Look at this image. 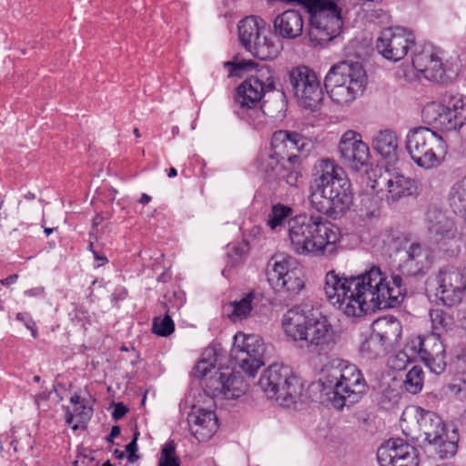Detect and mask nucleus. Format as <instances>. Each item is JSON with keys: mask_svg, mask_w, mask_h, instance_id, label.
<instances>
[{"mask_svg": "<svg viewBox=\"0 0 466 466\" xmlns=\"http://www.w3.org/2000/svg\"><path fill=\"white\" fill-rule=\"evenodd\" d=\"M189 430L199 441H207L216 433L218 424L216 414L208 410L199 409L188 415Z\"/></svg>", "mask_w": 466, "mask_h": 466, "instance_id": "obj_28", "label": "nucleus"}, {"mask_svg": "<svg viewBox=\"0 0 466 466\" xmlns=\"http://www.w3.org/2000/svg\"><path fill=\"white\" fill-rule=\"evenodd\" d=\"M374 332L388 347H392L401 337L402 326L400 321L393 316L379 318L372 323Z\"/></svg>", "mask_w": 466, "mask_h": 466, "instance_id": "obj_30", "label": "nucleus"}, {"mask_svg": "<svg viewBox=\"0 0 466 466\" xmlns=\"http://www.w3.org/2000/svg\"><path fill=\"white\" fill-rule=\"evenodd\" d=\"M315 170L311 206L333 219L340 218L352 203L350 180L343 169L329 158L319 159L315 165Z\"/></svg>", "mask_w": 466, "mask_h": 466, "instance_id": "obj_1", "label": "nucleus"}, {"mask_svg": "<svg viewBox=\"0 0 466 466\" xmlns=\"http://www.w3.org/2000/svg\"><path fill=\"white\" fill-rule=\"evenodd\" d=\"M114 454H115V456H116V458H118V459H122V458L124 457V451H119V450H116V451H114Z\"/></svg>", "mask_w": 466, "mask_h": 466, "instance_id": "obj_58", "label": "nucleus"}, {"mask_svg": "<svg viewBox=\"0 0 466 466\" xmlns=\"http://www.w3.org/2000/svg\"><path fill=\"white\" fill-rule=\"evenodd\" d=\"M102 466H113V465L109 461H106Z\"/></svg>", "mask_w": 466, "mask_h": 466, "instance_id": "obj_63", "label": "nucleus"}, {"mask_svg": "<svg viewBox=\"0 0 466 466\" xmlns=\"http://www.w3.org/2000/svg\"><path fill=\"white\" fill-rule=\"evenodd\" d=\"M380 466H417V450L406 441L390 439L377 451Z\"/></svg>", "mask_w": 466, "mask_h": 466, "instance_id": "obj_23", "label": "nucleus"}, {"mask_svg": "<svg viewBox=\"0 0 466 466\" xmlns=\"http://www.w3.org/2000/svg\"><path fill=\"white\" fill-rule=\"evenodd\" d=\"M295 259L283 254L275 255L268 262L267 279L272 289L284 298H293L304 289Z\"/></svg>", "mask_w": 466, "mask_h": 466, "instance_id": "obj_12", "label": "nucleus"}, {"mask_svg": "<svg viewBox=\"0 0 466 466\" xmlns=\"http://www.w3.org/2000/svg\"><path fill=\"white\" fill-rule=\"evenodd\" d=\"M133 133L136 136V137H140V133H139L138 128H135Z\"/></svg>", "mask_w": 466, "mask_h": 466, "instance_id": "obj_61", "label": "nucleus"}, {"mask_svg": "<svg viewBox=\"0 0 466 466\" xmlns=\"http://www.w3.org/2000/svg\"><path fill=\"white\" fill-rule=\"evenodd\" d=\"M427 231L433 242L447 246L458 238V229L453 219L438 208H430L426 213Z\"/></svg>", "mask_w": 466, "mask_h": 466, "instance_id": "obj_24", "label": "nucleus"}, {"mask_svg": "<svg viewBox=\"0 0 466 466\" xmlns=\"http://www.w3.org/2000/svg\"><path fill=\"white\" fill-rule=\"evenodd\" d=\"M415 44L412 31L404 27H390L381 31L377 39V49L388 60L402 59Z\"/></svg>", "mask_w": 466, "mask_h": 466, "instance_id": "obj_20", "label": "nucleus"}, {"mask_svg": "<svg viewBox=\"0 0 466 466\" xmlns=\"http://www.w3.org/2000/svg\"><path fill=\"white\" fill-rule=\"evenodd\" d=\"M24 324H25V326L28 329H30L31 328H33V326H35V322H34V321H33V319H30V318H29V319H26V321H25V323H24Z\"/></svg>", "mask_w": 466, "mask_h": 466, "instance_id": "obj_55", "label": "nucleus"}, {"mask_svg": "<svg viewBox=\"0 0 466 466\" xmlns=\"http://www.w3.org/2000/svg\"><path fill=\"white\" fill-rule=\"evenodd\" d=\"M293 214V209L286 205L278 203L273 205L271 211L268 214L267 221L268 226L272 230H276L279 227L282 226Z\"/></svg>", "mask_w": 466, "mask_h": 466, "instance_id": "obj_38", "label": "nucleus"}, {"mask_svg": "<svg viewBox=\"0 0 466 466\" xmlns=\"http://www.w3.org/2000/svg\"><path fill=\"white\" fill-rule=\"evenodd\" d=\"M174 329V322L168 315L164 317H156L153 320L152 330L158 336L167 337L173 333Z\"/></svg>", "mask_w": 466, "mask_h": 466, "instance_id": "obj_42", "label": "nucleus"}, {"mask_svg": "<svg viewBox=\"0 0 466 466\" xmlns=\"http://www.w3.org/2000/svg\"><path fill=\"white\" fill-rule=\"evenodd\" d=\"M352 275L350 277L335 270L326 273L323 291L326 299L347 317H360V304L355 300Z\"/></svg>", "mask_w": 466, "mask_h": 466, "instance_id": "obj_14", "label": "nucleus"}, {"mask_svg": "<svg viewBox=\"0 0 466 466\" xmlns=\"http://www.w3.org/2000/svg\"><path fill=\"white\" fill-rule=\"evenodd\" d=\"M79 400H80V397L76 394H75L74 396L71 397L70 400L72 403L74 404H78L79 403Z\"/></svg>", "mask_w": 466, "mask_h": 466, "instance_id": "obj_57", "label": "nucleus"}, {"mask_svg": "<svg viewBox=\"0 0 466 466\" xmlns=\"http://www.w3.org/2000/svg\"><path fill=\"white\" fill-rule=\"evenodd\" d=\"M287 159L283 154H278L276 150L271 147L270 150L261 154L259 158V168L270 178H277L278 177H284L283 169H285V163Z\"/></svg>", "mask_w": 466, "mask_h": 466, "instance_id": "obj_32", "label": "nucleus"}, {"mask_svg": "<svg viewBox=\"0 0 466 466\" xmlns=\"http://www.w3.org/2000/svg\"><path fill=\"white\" fill-rule=\"evenodd\" d=\"M258 387L268 399L284 408L294 405L301 395V384L291 369L282 363L267 368L259 378Z\"/></svg>", "mask_w": 466, "mask_h": 466, "instance_id": "obj_9", "label": "nucleus"}, {"mask_svg": "<svg viewBox=\"0 0 466 466\" xmlns=\"http://www.w3.org/2000/svg\"><path fill=\"white\" fill-rule=\"evenodd\" d=\"M282 174L284 175V177H278L277 178L278 179H285L287 184H289V186H298L299 180L301 177V175L299 174V171L292 170V171L286 172V168H285V169H283Z\"/></svg>", "mask_w": 466, "mask_h": 466, "instance_id": "obj_46", "label": "nucleus"}, {"mask_svg": "<svg viewBox=\"0 0 466 466\" xmlns=\"http://www.w3.org/2000/svg\"><path fill=\"white\" fill-rule=\"evenodd\" d=\"M34 380L38 382L40 380V377L39 376H35L34 377Z\"/></svg>", "mask_w": 466, "mask_h": 466, "instance_id": "obj_64", "label": "nucleus"}, {"mask_svg": "<svg viewBox=\"0 0 466 466\" xmlns=\"http://www.w3.org/2000/svg\"><path fill=\"white\" fill-rule=\"evenodd\" d=\"M425 124L442 132L458 131L466 125V96L448 93L440 101L428 102L421 110Z\"/></svg>", "mask_w": 466, "mask_h": 466, "instance_id": "obj_7", "label": "nucleus"}, {"mask_svg": "<svg viewBox=\"0 0 466 466\" xmlns=\"http://www.w3.org/2000/svg\"><path fill=\"white\" fill-rule=\"evenodd\" d=\"M410 350H407V345L402 351L398 352L396 355L390 359V364L394 370H401L406 368L407 364L410 362L412 358H415Z\"/></svg>", "mask_w": 466, "mask_h": 466, "instance_id": "obj_45", "label": "nucleus"}, {"mask_svg": "<svg viewBox=\"0 0 466 466\" xmlns=\"http://www.w3.org/2000/svg\"><path fill=\"white\" fill-rule=\"evenodd\" d=\"M17 279H18V275L14 274V275H10L7 278L2 279L0 282L2 285L6 286V285L15 283L17 280Z\"/></svg>", "mask_w": 466, "mask_h": 466, "instance_id": "obj_51", "label": "nucleus"}, {"mask_svg": "<svg viewBox=\"0 0 466 466\" xmlns=\"http://www.w3.org/2000/svg\"><path fill=\"white\" fill-rule=\"evenodd\" d=\"M372 187L378 191H385L388 201H396L411 195L415 183L401 174L385 172L374 180Z\"/></svg>", "mask_w": 466, "mask_h": 466, "instance_id": "obj_26", "label": "nucleus"}, {"mask_svg": "<svg viewBox=\"0 0 466 466\" xmlns=\"http://www.w3.org/2000/svg\"><path fill=\"white\" fill-rule=\"evenodd\" d=\"M400 428L406 436L411 439L423 436L430 442L438 440L447 427L436 413L418 406H409L402 411Z\"/></svg>", "mask_w": 466, "mask_h": 466, "instance_id": "obj_13", "label": "nucleus"}, {"mask_svg": "<svg viewBox=\"0 0 466 466\" xmlns=\"http://www.w3.org/2000/svg\"><path fill=\"white\" fill-rule=\"evenodd\" d=\"M406 149L411 159L424 168L437 167L446 153L443 138L430 127H419L409 131Z\"/></svg>", "mask_w": 466, "mask_h": 466, "instance_id": "obj_10", "label": "nucleus"}, {"mask_svg": "<svg viewBox=\"0 0 466 466\" xmlns=\"http://www.w3.org/2000/svg\"><path fill=\"white\" fill-rule=\"evenodd\" d=\"M271 146L278 154L285 156L287 162L294 165L299 161L297 153L307 151L311 141L299 133L279 130L272 136Z\"/></svg>", "mask_w": 466, "mask_h": 466, "instance_id": "obj_25", "label": "nucleus"}, {"mask_svg": "<svg viewBox=\"0 0 466 466\" xmlns=\"http://www.w3.org/2000/svg\"><path fill=\"white\" fill-rule=\"evenodd\" d=\"M167 176H168L169 177H176V176H177V170H176V168H174V167H170V168H169V170H168Z\"/></svg>", "mask_w": 466, "mask_h": 466, "instance_id": "obj_56", "label": "nucleus"}, {"mask_svg": "<svg viewBox=\"0 0 466 466\" xmlns=\"http://www.w3.org/2000/svg\"><path fill=\"white\" fill-rule=\"evenodd\" d=\"M274 87L272 73L261 66L256 74L248 77L238 88L234 97L236 112L244 116L248 110H255L262 96Z\"/></svg>", "mask_w": 466, "mask_h": 466, "instance_id": "obj_15", "label": "nucleus"}, {"mask_svg": "<svg viewBox=\"0 0 466 466\" xmlns=\"http://www.w3.org/2000/svg\"><path fill=\"white\" fill-rule=\"evenodd\" d=\"M26 319H29V317L26 313L19 312L16 314V319L23 323H25V321H26Z\"/></svg>", "mask_w": 466, "mask_h": 466, "instance_id": "obj_53", "label": "nucleus"}, {"mask_svg": "<svg viewBox=\"0 0 466 466\" xmlns=\"http://www.w3.org/2000/svg\"><path fill=\"white\" fill-rule=\"evenodd\" d=\"M391 350L390 347L371 331V334L365 339L360 348V353L367 359H378L386 355Z\"/></svg>", "mask_w": 466, "mask_h": 466, "instance_id": "obj_35", "label": "nucleus"}, {"mask_svg": "<svg viewBox=\"0 0 466 466\" xmlns=\"http://www.w3.org/2000/svg\"><path fill=\"white\" fill-rule=\"evenodd\" d=\"M218 352L215 349L208 348L203 353V358L199 360L194 369V375L202 379L208 375L211 369L215 368L218 360Z\"/></svg>", "mask_w": 466, "mask_h": 466, "instance_id": "obj_39", "label": "nucleus"}, {"mask_svg": "<svg viewBox=\"0 0 466 466\" xmlns=\"http://www.w3.org/2000/svg\"><path fill=\"white\" fill-rule=\"evenodd\" d=\"M95 260L97 262L96 267H100L101 265L105 264L107 259L106 257L100 256L97 254V252L93 251Z\"/></svg>", "mask_w": 466, "mask_h": 466, "instance_id": "obj_52", "label": "nucleus"}, {"mask_svg": "<svg viewBox=\"0 0 466 466\" xmlns=\"http://www.w3.org/2000/svg\"><path fill=\"white\" fill-rule=\"evenodd\" d=\"M206 386L212 397L224 399H237L247 390L243 377L232 372H219V376L210 378Z\"/></svg>", "mask_w": 466, "mask_h": 466, "instance_id": "obj_27", "label": "nucleus"}, {"mask_svg": "<svg viewBox=\"0 0 466 466\" xmlns=\"http://www.w3.org/2000/svg\"><path fill=\"white\" fill-rule=\"evenodd\" d=\"M374 149L390 161L397 159L399 139L397 134L390 129H382L375 133L372 138Z\"/></svg>", "mask_w": 466, "mask_h": 466, "instance_id": "obj_31", "label": "nucleus"}, {"mask_svg": "<svg viewBox=\"0 0 466 466\" xmlns=\"http://www.w3.org/2000/svg\"><path fill=\"white\" fill-rule=\"evenodd\" d=\"M137 438L138 432H135L133 440L126 446V451L128 453L127 458L130 462H134L138 458L136 455V451H137Z\"/></svg>", "mask_w": 466, "mask_h": 466, "instance_id": "obj_47", "label": "nucleus"}, {"mask_svg": "<svg viewBox=\"0 0 466 466\" xmlns=\"http://www.w3.org/2000/svg\"><path fill=\"white\" fill-rule=\"evenodd\" d=\"M226 66L230 67L229 72L231 76H242L245 72L252 71L256 66H258V64L251 60H239L234 62H228L225 64Z\"/></svg>", "mask_w": 466, "mask_h": 466, "instance_id": "obj_44", "label": "nucleus"}, {"mask_svg": "<svg viewBox=\"0 0 466 466\" xmlns=\"http://www.w3.org/2000/svg\"><path fill=\"white\" fill-rule=\"evenodd\" d=\"M365 76L360 63L343 61L331 66L325 76L324 86L333 102L348 106L363 91Z\"/></svg>", "mask_w": 466, "mask_h": 466, "instance_id": "obj_6", "label": "nucleus"}, {"mask_svg": "<svg viewBox=\"0 0 466 466\" xmlns=\"http://www.w3.org/2000/svg\"><path fill=\"white\" fill-rule=\"evenodd\" d=\"M26 293H27L28 295H30V296H31V295H35V289H30V290L26 291Z\"/></svg>", "mask_w": 466, "mask_h": 466, "instance_id": "obj_62", "label": "nucleus"}, {"mask_svg": "<svg viewBox=\"0 0 466 466\" xmlns=\"http://www.w3.org/2000/svg\"><path fill=\"white\" fill-rule=\"evenodd\" d=\"M449 202L453 211L461 215L466 227V176L451 186Z\"/></svg>", "mask_w": 466, "mask_h": 466, "instance_id": "obj_34", "label": "nucleus"}, {"mask_svg": "<svg viewBox=\"0 0 466 466\" xmlns=\"http://www.w3.org/2000/svg\"><path fill=\"white\" fill-rule=\"evenodd\" d=\"M288 339L312 355H326L336 344L335 332L326 316L288 311L282 320Z\"/></svg>", "mask_w": 466, "mask_h": 466, "instance_id": "obj_3", "label": "nucleus"}, {"mask_svg": "<svg viewBox=\"0 0 466 466\" xmlns=\"http://www.w3.org/2000/svg\"><path fill=\"white\" fill-rule=\"evenodd\" d=\"M423 383L424 372L421 367H412V369L407 373L404 380L405 390L411 394H417L422 390Z\"/></svg>", "mask_w": 466, "mask_h": 466, "instance_id": "obj_40", "label": "nucleus"}, {"mask_svg": "<svg viewBox=\"0 0 466 466\" xmlns=\"http://www.w3.org/2000/svg\"><path fill=\"white\" fill-rule=\"evenodd\" d=\"M287 233L289 248L300 256H323L331 252L339 240L336 227L319 215L289 218Z\"/></svg>", "mask_w": 466, "mask_h": 466, "instance_id": "obj_2", "label": "nucleus"}, {"mask_svg": "<svg viewBox=\"0 0 466 466\" xmlns=\"http://www.w3.org/2000/svg\"><path fill=\"white\" fill-rule=\"evenodd\" d=\"M454 389H457V394L461 399H466V380H461L458 384L453 386Z\"/></svg>", "mask_w": 466, "mask_h": 466, "instance_id": "obj_49", "label": "nucleus"}, {"mask_svg": "<svg viewBox=\"0 0 466 466\" xmlns=\"http://www.w3.org/2000/svg\"><path fill=\"white\" fill-rule=\"evenodd\" d=\"M459 435L455 428L445 429V431L440 434L436 441H431L429 443L436 446L441 458L452 457L458 449Z\"/></svg>", "mask_w": 466, "mask_h": 466, "instance_id": "obj_33", "label": "nucleus"}, {"mask_svg": "<svg viewBox=\"0 0 466 466\" xmlns=\"http://www.w3.org/2000/svg\"><path fill=\"white\" fill-rule=\"evenodd\" d=\"M265 345L260 336L238 332L234 336L231 357L246 373L254 376L264 365Z\"/></svg>", "mask_w": 466, "mask_h": 466, "instance_id": "obj_17", "label": "nucleus"}, {"mask_svg": "<svg viewBox=\"0 0 466 466\" xmlns=\"http://www.w3.org/2000/svg\"><path fill=\"white\" fill-rule=\"evenodd\" d=\"M436 297L446 306L451 307L462 299L466 284L461 270L445 267L435 277Z\"/></svg>", "mask_w": 466, "mask_h": 466, "instance_id": "obj_21", "label": "nucleus"}, {"mask_svg": "<svg viewBox=\"0 0 466 466\" xmlns=\"http://www.w3.org/2000/svg\"><path fill=\"white\" fill-rule=\"evenodd\" d=\"M150 200H151V198L148 195L144 193V194H142V196L139 199V202L141 204H147Z\"/></svg>", "mask_w": 466, "mask_h": 466, "instance_id": "obj_54", "label": "nucleus"}, {"mask_svg": "<svg viewBox=\"0 0 466 466\" xmlns=\"http://www.w3.org/2000/svg\"><path fill=\"white\" fill-rule=\"evenodd\" d=\"M407 350L412 355L419 357L431 372L441 374L444 371L445 348L441 336L436 334L417 336L407 343Z\"/></svg>", "mask_w": 466, "mask_h": 466, "instance_id": "obj_19", "label": "nucleus"}, {"mask_svg": "<svg viewBox=\"0 0 466 466\" xmlns=\"http://www.w3.org/2000/svg\"><path fill=\"white\" fill-rule=\"evenodd\" d=\"M256 298L254 291L248 292L244 298L238 301H233L230 304L232 308L230 314L228 315L230 319L233 321H239L247 319L252 309L253 301Z\"/></svg>", "mask_w": 466, "mask_h": 466, "instance_id": "obj_37", "label": "nucleus"}, {"mask_svg": "<svg viewBox=\"0 0 466 466\" xmlns=\"http://www.w3.org/2000/svg\"><path fill=\"white\" fill-rule=\"evenodd\" d=\"M432 251L426 246L413 242L399 253V270L407 276L424 275L431 267Z\"/></svg>", "mask_w": 466, "mask_h": 466, "instance_id": "obj_22", "label": "nucleus"}, {"mask_svg": "<svg viewBox=\"0 0 466 466\" xmlns=\"http://www.w3.org/2000/svg\"><path fill=\"white\" fill-rule=\"evenodd\" d=\"M158 466H179L176 456V446L173 441H167L162 449Z\"/></svg>", "mask_w": 466, "mask_h": 466, "instance_id": "obj_43", "label": "nucleus"}, {"mask_svg": "<svg viewBox=\"0 0 466 466\" xmlns=\"http://www.w3.org/2000/svg\"><path fill=\"white\" fill-rule=\"evenodd\" d=\"M338 153L341 164L353 172L365 170L370 165V147L355 130L349 129L342 134Z\"/></svg>", "mask_w": 466, "mask_h": 466, "instance_id": "obj_18", "label": "nucleus"}, {"mask_svg": "<svg viewBox=\"0 0 466 466\" xmlns=\"http://www.w3.org/2000/svg\"><path fill=\"white\" fill-rule=\"evenodd\" d=\"M53 230H54V228H45V233L46 234V236H49L53 232Z\"/></svg>", "mask_w": 466, "mask_h": 466, "instance_id": "obj_60", "label": "nucleus"}, {"mask_svg": "<svg viewBox=\"0 0 466 466\" xmlns=\"http://www.w3.org/2000/svg\"><path fill=\"white\" fill-rule=\"evenodd\" d=\"M29 330L31 331L32 336H33L34 338H35V337H36V335H37V330H36L35 325V326H33V328H31Z\"/></svg>", "mask_w": 466, "mask_h": 466, "instance_id": "obj_59", "label": "nucleus"}, {"mask_svg": "<svg viewBox=\"0 0 466 466\" xmlns=\"http://www.w3.org/2000/svg\"><path fill=\"white\" fill-rule=\"evenodd\" d=\"M289 83L301 106L314 110L320 105L323 92L320 81L313 69L306 66L292 67L289 71Z\"/></svg>", "mask_w": 466, "mask_h": 466, "instance_id": "obj_16", "label": "nucleus"}, {"mask_svg": "<svg viewBox=\"0 0 466 466\" xmlns=\"http://www.w3.org/2000/svg\"><path fill=\"white\" fill-rule=\"evenodd\" d=\"M120 431H120V427L119 426H113L109 435L106 438V441L112 443L114 438L119 436Z\"/></svg>", "mask_w": 466, "mask_h": 466, "instance_id": "obj_50", "label": "nucleus"}, {"mask_svg": "<svg viewBox=\"0 0 466 466\" xmlns=\"http://www.w3.org/2000/svg\"><path fill=\"white\" fill-rule=\"evenodd\" d=\"M319 382L323 389L332 390L330 400L337 409L358 402L367 390L360 370L341 359H333L321 368Z\"/></svg>", "mask_w": 466, "mask_h": 466, "instance_id": "obj_5", "label": "nucleus"}, {"mask_svg": "<svg viewBox=\"0 0 466 466\" xmlns=\"http://www.w3.org/2000/svg\"><path fill=\"white\" fill-rule=\"evenodd\" d=\"M238 36L242 46L260 60L278 56L279 46L271 37L266 22L257 16H248L238 23Z\"/></svg>", "mask_w": 466, "mask_h": 466, "instance_id": "obj_11", "label": "nucleus"}, {"mask_svg": "<svg viewBox=\"0 0 466 466\" xmlns=\"http://www.w3.org/2000/svg\"><path fill=\"white\" fill-rule=\"evenodd\" d=\"M276 34L283 38L293 39L299 36L303 30V19L299 11H284L274 19Z\"/></svg>", "mask_w": 466, "mask_h": 466, "instance_id": "obj_29", "label": "nucleus"}, {"mask_svg": "<svg viewBox=\"0 0 466 466\" xmlns=\"http://www.w3.org/2000/svg\"><path fill=\"white\" fill-rule=\"evenodd\" d=\"M439 47L425 45L412 55V66L424 78L435 83H448L455 79L461 70L458 56L446 57Z\"/></svg>", "mask_w": 466, "mask_h": 466, "instance_id": "obj_8", "label": "nucleus"}, {"mask_svg": "<svg viewBox=\"0 0 466 466\" xmlns=\"http://www.w3.org/2000/svg\"><path fill=\"white\" fill-rule=\"evenodd\" d=\"M429 315L432 329L431 334L441 336V333L447 332L453 326V318L441 309H431Z\"/></svg>", "mask_w": 466, "mask_h": 466, "instance_id": "obj_36", "label": "nucleus"}, {"mask_svg": "<svg viewBox=\"0 0 466 466\" xmlns=\"http://www.w3.org/2000/svg\"><path fill=\"white\" fill-rule=\"evenodd\" d=\"M92 412L91 407L86 405L77 406L68 414L66 423L72 425L73 430H76L79 427V423H85L90 419Z\"/></svg>", "mask_w": 466, "mask_h": 466, "instance_id": "obj_41", "label": "nucleus"}, {"mask_svg": "<svg viewBox=\"0 0 466 466\" xmlns=\"http://www.w3.org/2000/svg\"><path fill=\"white\" fill-rule=\"evenodd\" d=\"M352 286L355 300L360 304L361 316L371 309L399 305L406 291L400 276L388 279L377 266H371L362 274L352 276Z\"/></svg>", "mask_w": 466, "mask_h": 466, "instance_id": "obj_4", "label": "nucleus"}, {"mask_svg": "<svg viewBox=\"0 0 466 466\" xmlns=\"http://www.w3.org/2000/svg\"><path fill=\"white\" fill-rule=\"evenodd\" d=\"M128 411V409L123 403L115 404L114 410L112 412V417L117 420L126 415Z\"/></svg>", "mask_w": 466, "mask_h": 466, "instance_id": "obj_48", "label": "nucleus"}]
</instances>
